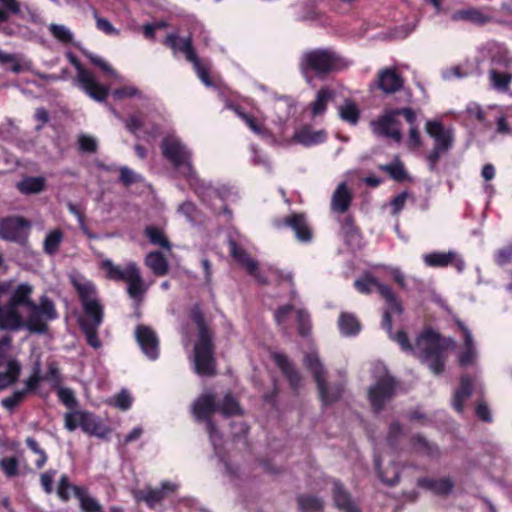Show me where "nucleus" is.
Instances as JSON below:
<instances>
[{"label":"nucleus","instance_id":"obj_1","mask_svg":"<svg viewBox=\"0 0 512 512\" xmlns=\"http://www.w3.org/2000/svg\"><path fill=\"white\" fill-rule=\"evenodd\" d=\"M356 289L363 293L369 294L374 290L386 300V309L382 319V327L388 332L389 337L397 342L401 349L406 352H412L424 363L429 370L439 375L444 369L448 353L454 348V341L450 338H442L437 332L432 329H425L416 339L415 345H410L408 337L405 332L398 331L395 335L392 334L391 315L400 314L402 308L394 295L391 288L370 274H365L355 281Z\"/></svg>","mask_w":512,"mask_h":512},{"label":"nucleus","instance_id":"obj_2","mask_svg":"<svg viewBox=\"0 0 512 512\" xmlns=\"http://www.w3.org/2000/svg\"><path fill=\"white\" fill-rule=\"evenodd\" d=\"M164 158L172 165L174 170L183 177L203 202L209 204L214 210L224 207L225 191L214 188L212 185L201 180L193 166V152L176 135L164 137L160 144Z\"/></svg>","mask_w":512,"mask_h":512},{"label":"nucleus","instance_id":"obj_3","mask_svg":"<svg viewBox=\"0 0 512 512\" xmlns=\"http://www.w3.org/2000/svg\"><path fill=\"white\" fill-rule=\"evenodd\" d=\"M34 287L28 282L7 280L0 283V330L17 331L23 327L24 309L33 301Z\"/></svg>","mask_w":512,"mask_h":512},{"label":"nucleus","instance_id":"obj_4","mask_svg":"<svg viewBox=\"0 0 512 512\" xmlns=\"http://www.w3.org/2000/svg\"><path fill=\"white\" fill-rule=\"evenodd\" d=\"M216 410H219L225 416H230L241 413V409L235 399L229 394L225 395L223 402L220 405H217L215 402V395L208 391L204 392L193 403L192 412L195 419L197 421L205 422L206 430L209 434L214 451L219 457H221L220 448L222 444V437L210 419V416Z\"/></svg>","mask_w":512,"mask_h":512},{"label":"nucleus","instance_id":"obj_5","mask_svg":"<svg viewBox=\"0 0 512 512\" xmlns=\"http://www.w3.org/2000/svg\"><path fill=\"white\" fill-rule=\"evenodd\" d=\"M349 61L331 48H316L304 52L299 61L302 74L308 78L309 73L326 76L349 66Z\"/></svg>","mask_w":512,"mask_h":512},{"label":"nucleus","instance_id":"obj_6","mask_svg":"<svg viewBox=\"0 0 512 512\" xmlns=\"http://www.w3.org/2000/svg\"><path fill=\"white\" fill-rule=\"evenodd\" d=\"M190 316L198 328V340L194 347V370L199 375L210 376L215 372V360L211 333L207 329L198 306L192 308Z\"/></svg>","mask_w":512,"mask_h":512},{"label":"nucleus","instance_id":"obj_7","mask_svg":"<svg viewBox=\"0 0 512 512\" xmlns=\"http://www.w3.org/2000/svg\"><path fill=\"white\" fill-rule=\"evenodd\" d=\"M102 268L106 271L107 277L111 280H123L127 283V292L135 301H141L148 289L143 281L140 270L136 263L129 262L124 267L113 264L109 259L102 261Z\"/></svg>","mask_w":512,"mask_h":512},{"label":"nucleus","instance_id":"obj_8","mask_svg":"<svg viewBox=\"0 0 512 512\" xmlns=\"http://www.w3.org/2000/svg\"><path fill=\"white\" fill-rule=\"evenodd\" d=\"M304 364L313 374L323 405H330L337 401L343 391V385H328L325 382V369L315 349L305 353Z\"/></svg>","mask_w":512,"mask_h":512},{"label":"nucleus","instance_id":"obj_9","mask_svg":"<svg viewBox=\"0 0 512 512\" xmlns=\"http://www.w3.org/2000/svg\"><path fill=\"white\" fill-rule=\"evenodd\" d=\"M425 131L434 140V147L427 155L429 168L434 170L440 157L452 148L454 131L451 127H445L438 120H427Z\"/></svg>","mask_w":512,"mask_h":512},{"label":"nucleus","instance_id":"obj_10","mask_svg":"<svg viewBox=\"0 0 512 512\" xmlns=\"http://www.w3.org/2000/svg\"><path fill=\"white\" fill-rule=\"evenodd\" d=\"M164 43L173 50L175 55L182 53L186 60L192 63L198 78L205 86H213V82L209 77V69L196 55L190 37H179L177 34H169L165 38Z\"/></svg>","mask_w":512,"mask_h":512},{"label":"nucleus","instance_id":"obj_11","mask_svg":"<svg viewBox=\"0 0 512 512\" xmlns=\"http://www.w3.org/2000/svg\"><path fill=\"white\" fill-rule=\"evenodd\" d=\"M25 310L26 317H23V326H26L31 332H45L47 322L57 318L54 303L46 296L40 298L39 304L32 301Z\"/></svg>","mask_w":512,"mask_h":512},{"label":"nucleus","instance_id":"obj_12","mask_svg":"<svg viewBox=\"0 0 512 512\" xmlns=\"http://www.w3.org/2000/svg\"><path fill=\"white\" fill-rule=\"evenodd\" d=\"M66 57L77 71L75 84L93 100L104 102L108 96L109 88L100 84L94 74L85 69L73 53L67 52Z\"/></svg>","mask_w":512,"mask_h":512},{"label":"nucleus","instance_id":"obj_13","mask_svg":"<svg viewBox=\"0 0 512 512\" xmlns=\"http://www.w3.org/2000/svg\"><path fill=\"white\" fill-rule=\"evenodd\" d=\"M69 278L81 300L84 316L103 314L93 282L78 272L71 273Z\"/></svg>","mask_w":512,"mask_h":512},{"label":"nucleus","instance_id":"obj_14","mask_svg":"<svg viewBox=\"0 0 512 512\" xmlns=\"http://www.w3.org/2000/svg\"><path fill=\"white\" fill-rule=\"evenodd\" d=\"M379 377L374 385L369 388L368 397L373 409L378 412L389 401L395 392V381L382 366L376 367Z\"/></svg>","mask_w":512,"mask_h":512},{"label":"nucleus","instance_id":"obj_15","mask_svg":"<svg viewBox=\"0 0 512 512\" xmlns=\"http://www.w3.org/2000/svg\"><path fill=\"white\" fill-rule=\"evenodd\" d=\"M374 134L390 138L399 143L402 140V134L399 127V121L394 109L386 111L381 117L371 123Z\"/></svg>","mask_w":512,"mask_h":512},{"label":"nucleus","instance_id":"obj_16","mask_svg":"<svg viewBox=\"0 0 512 512\" xmlns=\"http://www.w3.org/2000/svg\"><path fill=\"white\" fill-rule=\"evenodd\" d=\"M177 488V483L163 481L159 488L148 487L143 490H136L133 495L137 502H145L149 508H155L165 497L176 491Z\"/></svg>","mask_w":512,"mask_h":512},{"label":"nucleus","instance_id":"obj_17","mask_svg":"<svg viewBox=\"0 0 512 512\" xmlns=\"http://www.w3.org/2000/svg\"><path fill=\"white\" fill-rule=\"evenodd\" d=\"M29 227V222L23 218H6L0 222V236L8 241L23 243L27 239Z\"/></svg>","mask_w":512,"mask_h":512},{"label":"nucleus","instance_id":"obj_18","mask_svg":"<svg viewBox=\"0 0 512 512\" xmlns=\"http://www.w3.org/2000/svg\"><path fill=\"white\" fill-rule=\"evenodd\" d=\"M293 311L296 313L299 334L302 336L308 335L311 328L310 315L302 308H297L294 305L281 306L274 314L276 323L284 327Z\"/></svg>","mask_w":512,"mask_h":512},{"label":"nucleus","instance_id":"obj_19","mask_svg":"<svg viewBox=\"0 0 512 512\" xmlns=\"http://www.w3.org/2000/svg\"><path fill=\"white\" fill-rule=\"evenodd\" d=\"M135 337L143 354L149 360L154 361L159 357V339L150 327L145 325L137 326Z\"/></svg>","mask_w":512,"mask_h":512},{"label":"nucleus","instance_id":"obj_20","mask_svg":"<svg viewBox=\"0 0 512 512\" xmlns=\"http://www.w3.org/2000/svg\"><path fill=\"white\" fill-rule=\"evenodd\" d=\"M478 52V62L490 60L493 63L505 66L512 63V58L509 56L508 50L502 44L495 41H488L482 44L479 46Z\"/></svg>","mask_w":512,"mask_h":512},{"label":"nucleus","instance_id":"obj_21","mask_svg":"<svg viewBox=\"0 0 512 512\" xmlns=\"http://www.w3.org/2000/svg\"><path fill=\"white\" fill-rule=\"evenodd\" d=\"M230 253L232 257L239 262L247 272L252 275L259 283L265 284L266 277L261 274L258 264L243 249H241L234 240L229 241Z\"/></svg>","mask_w":512,"mask_h":512},{"label":"nucleus","instance_id":"obj_22","mask_svg":"<svg viewBox=\"0 0 512 512\" xmlns=\"http://www.w3.org/2000/svg\"><path fill=\"white\" fill-rule=\"evenodd\" d=\"M225 108L233 111L237 117H239L246 126L257 136L262 139H268L271 134L269 130L264 126L263 122L258 121L254 116L245 113L239 105L227 101Z\"/></svg>","mask_w":512,"mask_h":512},{"label":"nucleus","instance_id":"obj_23","mask_svg":"<svg viewBox=\"0 0 512 512\" xmlns=\"http://www.w3.org/2000/svg\"><path fill=\"white\" fill-rule=\"evenodd\" d=\"M451 20L454 22H469L481 26L491 22L492 16L484 9L469 7L454 11L451 14Z\"/></svg>","mask_w":512,"mask_h":512},{"label":"nucleus","instance_id":"obj_24","mask_svg":"<svg viewBox=\"0 0 512 512\" xmlns=\"http://www.w3.org/2000/svg\"><path fill=\"white\" fill-rule=\"evenodd\" d=\"M284 225L291 228L298 241L308 243L312 239V230L304 214L294 213L284 219Z\"/></svg>","mask_w":512,"mask_h":512},{"label":"nucleus","instance_id":"obj_25","mask_svg":"<svg viewBox=\"0 0 512 512\" xmlns=\"http://www.w3.org/2000/svg\"><path fill=\"white\" fill-rule=\"evenodd\" d=\"M378 87L386 94L399 91L403 86V79L395 68H385L378 73Z\"/></svg>","mask_w":512,"mask_h":512},{"label":"nucleus","instance_id":"obj_26","mask_svg":"<svg viewBox=\"0 0 512 512\" xmlns=\"http://www.w3.org/2000/svg\"><path fill=\"white\" fill-rule=\"evenodd\" d=\"M327 133L323 129L314 130L310 126H302L294 133L293 140L303 146H314L325 142Z\"/></svg>","mask_w":512,"mask_h":512},{"label":"nucleus","instance_id":"obj_27","mask_svg":"<svg viewBox=\"0 0 512 512\" xmlns=\"http://www.w3.org/2000/svg\"><path fill=\"white\" fill-rule=\"evenodd\" d=\"M463 332L464 344L458 354V362L466 367L475 363L478 353L471 332L463 325L459 324Z\"/></svg>","mask_w":512,"mask_h":512},{"label":"nucleus","instance_id":"obj_28","mask_svg":"<svg viewBox=\"0 0 512 512\" xmlns=\"http://www.w3.org/2000/svg\"><path fill=\"white\" fill-rule=\"evenodd\" d=\"M103 321V314L83 316L80 325L85 333L87 343L93 348H99L101 341L97 336V329Z\"/></svg>","mask_w":512,"mask_h":512},{"label":"nucleus","instance_id":"obj_29","mask_svg":"<svg viewBox=\"0 0 512 512\" xmlns=\"http://www.w3.org/2000/svg\"><path fill=\"white\" fill-rule=\"evenodd\" d=\"M352 192L345 182L340 183L333 192L331 199V210L335 213H345L352 202Z\"/></svg>","mask_w":512,"mask_h":512},{"label":"nucleus","instance_id":"obj_30","mask_svg":"<svg viewBox=\"0 0 512 512\" xmlns=\"http://www.w3.org/2000/svg\"><path fill=\"white\" fill-rule=\"evenodd\" d=\"M82 419L83 421L80 428L83 432L98 438H107L110 433V429L103 424L99 417L84 411Z\"/></svg>","mask_w":512,"mask_h":512},{"label":"nucleus","instance_id":"obj_31","mask_svg":"<svg viewBox=\"0 0 512 512\" xmlns=\"http://www.w3.org/2000/svg\"><path fill=\"white\" fill-rule=\"evenodd\" d=\"M273 359L282 373L285 375L293 389H297L301 386L302 377L299 372L294 368L292 363L287 357L280 353H274Z\"/></svg>","mask_w":512,"mask_h":512},{"label":"nucleus","instance_id":"obj_32","mask_svg":"<svg viewBox=\"0 0 512 512\" xmlns=\"http://www.w3.org/2000/svg\"><path fill=\"white\" fill-rule=\"evenodd\" d=\"M20 372L21 365L16 359H8L6 364L0 363V391L15 383Z\"/></svg>","mask_w":512,"mask_h":512},{"label":"nucleus","instance_id":"obj_33","mask_svg":"<svg viewBox=\"0 0 512 512\" xmlns=\"http://www.w3.org/2000/svg\"><path fill=\"white\" fill-rule=\"evenodd\" d=\"M333 499L336 508L342 512H360L350 495L343 486L336 481L333 483Z\"/></svg>","mask_w":512,"mask_h":512},{"label":"nucleus","instance_id":"obj_34","mask_svg":"<svg viewBox=\"0 0 512 512\" xmlns=\"http://www.w3.org/2000/svg\"><path fill=\"white\" fill-rule=\"evenodd\" d=\"M418 485L427 490L432 491L437 495H446L450 493L453 489V483L449 478H440V479H429V478H421L418 480Z\"/></svg>","mask_w":512,"mask_h":512},{"label":"nucleus","instance_id":"obj_35","mask_svg":"<svg viewBox=\"0 0 512 512\" xmlns=\"http://www.w3.org/2000/svg\"><path fill=\"white\" fill-rule=\"evenodd\" d=\"M472 394V382L468 376L461 378L460 387L455 391L452 406L453 408L462 413L464 410V402L469 399Z\"/></svg>","mask_w":512,"mask_h":512},{"label":"nucleus","instance_id":"obj_36","mask_svg":"<svg viewBox=\"0 0 512 512\" xmlns=\"http://www.w3.org/2000/svg\"><path fill=\"white\" fill-rule=\"evenodd\" d=\"M333 96L334 92L331 89L327 87L321 88L317 92L314 101H312L309 105L312 116H322L326 112L328 103L333 98Z\"/></svg>","mask_w":512,"mask_h":512},{"label":"nucleus","instance_id":"obj_37","mask_svg":"<svg viewBox=\"0 0 512 512\" xmlns=\"http://www.w3.org/2000/svg\"><path fill=\"white\" fill-rule=\"evenodd\" d=\"M338 115L342 121L350 125H356L360 117V110L353 100L345 99L344 102L338 106Z\"/></svg>","mask_w":512,"mask_h":512},{"label":"nucleus","instance_id":"obj_38","mask_svg":"<svg viewBox=\"0 0 512 512\" xmlns=\"http://www.w3.org/2000/svg\"><path fill=\"white\" fill-rule=\"evenodd\" d=\"M341 234L344 241L350 248L356 249L361 246V235L350 218L343 221L341 225Z\"/></svg>","mask_w":512,"mask_h":512},{"label":"nucleus","instance_id":"obj_39","mask_svg":"<svg viewBox=\"0 0 512 512\" xmlns=\"http://www.w3.org/2000/svg\"><path fill=\"white\" fill-rule=\"evenodd\" d=\"M145 265L157 276H163L168 272L167 259L160 252H150L145 257Z\"/></svg>","mask_w":512,"mask_h":512},{"label":"nucleus","instance_id":"obj_40","mask_svg":"<svg viewBox=\"0 0 512 512\" xmlns=\"http://www.w3.org/2000/svg\"><path fill=\"white\" fill-rule=\"evenodd\" d=\"M423 261L428 267H446L452 263L455 258L454 251L448 252H431L423 255Z\"/></svg>","mask_w":512,"mask_h":512},{"label":"nucleus","instance_id":"obj_41","mask_svg":"<svg viewBox=\"0 0 512 512\" xmlns=\"http://www.w3.org/2000/svg\"><path fill=\"white\" fill-rule=\"evenodd\" d=\"M64 239V233L61 229L55 228L50 230L43 241V251L50 256L55 255L59 248L61 243Z\"/></svg>","mask_w":512,"mask_h":512},{"label":"nucleus","instance_id":"obj_42","mask_svg":"<svg viewBox=\"0 0 512 512\" xmlns=\"http://www.w3.org/2000/svg\"><path fill=\"white\" fill-rule=\"evenodd\" d=\"M76 498L79 501L82 512H103L99 501L92 497L86 488L76 490Z\"/></svg>","mask_w":512,"mask_h":512},{"label":"nucleus","instance_id":"obj_43","mask_svg":"<svg viewBox=\"0 0 512 512\" xmlns=\"http://www.w3.org/2000/svg\"><path fill=\"white\" fill-rule=\"evenodd\" d=\"M273 109L275 112V122L278 125H283L291 116L294 111V105L286 98L277 99L274 102Z\"/></svg>","mask_w":512,"mask_h":512},{"label":"nucleus","instance_id":"obj_44","mask_svg":"<svg viewBox=\"0 0 512 512\" xmlns=\"http://www.w3.org/2000/svg\"><path fill=\"white\" fill-rule=\"evenodd\" d=\"M338 326L344 336H355L360 331V324L354 315L342 313L339 317Z\"/></svg>","mask_w":512,"mask_h":512},{"label":"nucleus","instance_id":"obj_45","mask_svg":"<svg viewBox=\"0 0 512 512\" xmlns=\"http://www.w3.org/2000/svg\"><path fill=\"white\" fill-rule=\"evenodd\" d=\"M374 461H375V467H376L377 473L382 482H384L388 485H395L399 481L398 467H396L395 465H392L389 469H387L386 471H383L382 463L384 462V459L376 456Z\"/></svg>","mask_w":512,"mask_h":512},{"label":"nucleus","instance_id":"obj_46","mask_svg":"<svg viewBox=\"0 0 512 512\" xmlns=\"http://www.w3.org/2000/svg\"><path fill=\"white\" fill-rule=\"evenodd\" d=\"M45 186L43 177H26L17 184V188L24 194H36L41 192Z\"/></svg>","mask_w":512,"mask_h":512},{"label":"nucleus","instance_id":"obj_47","mask_svg":"<svg viewBox=\"0 0 512 512\" xmlns=\"http://www.w3.org/2000/svg\"><path fill=\"white\" fill-rule=\"evenodd\" d=\"M489 108H497L499 112L495 115V134L504 137L512 136V124L508 119V115L502 110L501 107L496 105Z\"/></svg>","mask_w":512,"mask_h":512},{"label":"nucleus","instance_id":"obj_48","mask_svg":"<svg viewBox=\"0 0 512 512\" xmlns=\"http://www.w3.org/2000/svg\"><path fill=\"white\" fill-rule=\"evenodd\" d=\"M489 79L491 86L499 92H507L512 81V75L506 73H499L492 69L489 71Z\"/></svg>","mask_w":512,"mask_h":512},{"label":"nucleus","instance_id":"obj_49","mask_svg":"<svg viewBox=\"0 0 512 512\" xmlns=\"http://www.w3.org/2000/svg\"><path fill=\"white\" fill-rule=\"evenodd\" d=\"M83 488L84 487L72 485L69 481L68 476L64 474L59 479L57 495L63 502H67L71 498L72 494L76 497L77 489Z\"/></svg>","mask_w":512,"mask_h":512},{"label":"nucleus","instance_id":"obj_50","mask_svg":"<svg viewBox=\"0 0 512 512\" xmlns=\"http://www.w3.org/2000/svg\"><path fill=\"white\" fill-rule=\"evenodd\" d=\"M379 168L396 181H403L407 177L404 165L398 158H395L389 164L381 165Z\"/></svg>","mask_w":512,"mask_h":512},{"label":"nucleus","instance_id":"obj_51","mask_svg":"<svg viewBox=\"0 0 512 512\" xmlns=\"http://www.w3.org/2000/svg\"><path fill=\"white\" fill-rule=\"evenodd\" d=\"M145 235L153 245H159L164 249H170V243L165 237L163 231L155 226H147L145 228Z\"/></svg>","mask_w":512,"mask_h":512},{"label":"nucleus","instance_id":"obj_52","mask_svg":"<svg viewBox=\"0 0 512 512\" xmlns=\"http://www.w3.org/2000/svg\"><path fill=\"white\" fill-rule=\"evenodd\" d=\"M51 35L63 44H70L73 41L72 31L65 25L52 23L49 25Z\"/></svg>","mask_w":512,"mask_h":512},{"label":"nucleus","instance_id":"obj_53","mask_svg":"<svg viewBox=\"0 0 512 512\" xmlns=\"http://www.w3.org/2000/svg\"><path fill=\"white\" fill-rule=\"evenodd\" d=\"M26 445L31 450V452L36 455V459H35L36 468L37 469L43 468L48 459L46 452L40 447V445L34 438L28 437L26 439Z\"/></svg>","mask_w":512,"mask_h":512},{"label":"nucleus","instance_id":"obj_54","mask_svg":"<svg viewBox=\"0 0 512 512\" xmlns=\"http://www.w3.org/2000/svg\"><path fill=\"white\" fill-rule=\"evenodd\" d=\"M300 509L304 512H317L323 508V501L314 496H300L298 498Z\"/></svg>","mask_w":512,"mask_h":512},{"label":"nucleus","instance_id":"obj_55","mask_svg":"<svg viewBox=\"0 0 512 512\" xmlns=\"http://www.w3.org/2000/svg\"><path fill=\"white\" fill-rule=\"evenodd\" d=\"M26 396L27 394L22 389L15 390L11 395L3 398L1 404L5 409L12 411L26 398Z\"/></svg>","mask_w":512,"mask_h":512},{"label":"nucleus","instance_id":"obj_56","mask_svg":"<svg viewBox=\"0 0 512 512\" xmlns=\"http://www.w3.org/2000/svg\"><path fill=\"white\" fill-rule=\"evenodd\" d=\"M84 411H72L68 412L64 416L65 428L68 431H74L78 427H81L83 421Z\"/></svg>","mask_w":512,"mask_h":512},{"label":"nucleus","instance_id":"obj_57","mask_svg":"<svg viewBox=\"0 0 512 512\" xmlns=\"http://www.w3.org/2000/svg\"><path fill=\"white\" fill-rule=\"evenodd\" d=\"M85 55L90 61L113 78L120 80V75L100 56L86 52Z\"/></svg>","mask_w":512,"mask_h":512},{"label":"nucleus","instance_id":"obj_58","mask_svg":"<svg viewBox=\"0 0 512 512\" xmlns=\"http://www.w3.org/2000/svg\"><path fill=\"white\" fill-rule=\"evenodd\" d=\"M133 398L131 394L123 389L113 398V405L122 411H127L131 408Z\"/></svg>","mask_w":512,"mask_h":512},{"label":"nucleus","instance_id":"obj_59","mask_svg":"<svg viewBox=\"0 0 512 512\" xmlns=\"http://www.w3.org/2000/svg\"><path fill=\"white\" fill-rule=\"evenodd\" d=\"M413 446L417 452L426 454L428 456H435L437 453V448H435L421 436H416L413 438Z\"/></svg>","mask_w":512,"mask_h":512},{"label":"nucleus","instance_id":"obj_60","mask_svg":"<svg viewBox=\"0 0 512 512\" xmlns=\"http://www.w3.org/2000/svg\"><path fill=\"white\" fill-rule=\"evenodd\" d=\"M469 75V72L462 66H451L441 71V76L444 80L450 81L453 79L465 78Z\"/></svg>","mask_w":512,"mask_h":512},{"label":"nucleus","instance_id":"obj_61","mask_svg":"<svg viewBox=\"0 0 512 512\" xmlns=\"http://www.w3.org/2000/svg\"><path fill=\"white\" fill-rule=\"evenodd\" d=\"M178 213L183 215L189 222L193 223V222H196V220H197V214H198L197 208L190 201H185L181 205H179Z\"/></svg>","mask_w":512,"mask_h":512},{"label":"nucleus","instance_id":"obj_62","mask_svg":"<svg viewBox=\"0 0 512 512\" xmlns=\"http://www.w3.org/2000/svg\"><path fill=\"white\" fill-rule=\"evenodd\" d=\"M120 171V180L125 186H129L133 183L139 182L142 180V176L137 174L127 166H122L119 169Z\"/></svg>","mask_w":512,"mask_h":512},{"label":"nucleus","instance_id":"obj_63","mask_svg":"<svg viewBox=\"0 0 512 512\" xmlns=\"http://www.w3.org/2000/svg\"><path fill=\"white\" fill-rule=\"evenodd\" d=\"M0 467L8 477L18 474V461L14 457H6L0 460Z\"/></svg>","mask_w":512,"mask_h":512},{"label":"nucleus","instance_id":"obj_64","mask_svg":"<svg viewBox=\"0 0 512 512\" xmlns=\"http://www.w3.org/2000/svg\"><path fill=\"white\" fill-rule=\"evenodd\" d=\"M466 115L471 119H476L481 123L485 122V111L476 102H470L465 108Z\"/></svg>","mask_w":512,"mask_h":512}]
</instances>
